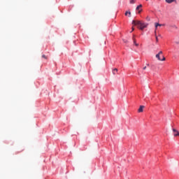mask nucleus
I'll return each instance as SVG.
<instances>
[{"label":"nucleus","instance_id":"4468645a","mask_svg":"<svg viewBox=\"0 0 179 179\" xmlns=\"http://www.w3.org/2000/svg\"><path fill=\"white\" fill-rule=\"evenodd\" d=\"M42 58H44L45 59H47V56H45V55H43Z\"/></svg>","mask_w":179,"mask_h":179},{"label":"nucleus","instance_id":"dca6fc26","mask_svg":"<svg viewBox=\"0 0 179 179\" xmlns=\"http://www.w3.org/2000/svg\"><path fill=\"white\" fill-rule=\"evenodd\" d=\"M135 30V29L134 27H132V31H134Z\"/></svg>","mask_w":179,"mask_h":179},{"label":"nucleus","instance_id":"f03ea898","mask_svg":"<svg viewBox=\"0 0 179 179\" xmlns=\"http://www.w3.org/2000/svg\"><path fill=\"white\" fill-rule=\"evenodd\" d=\"M156 58L158 59V61H166V57L163 56V52L160 51L158 54L156 55Z\"/></svg>","mask_w":179,"mask_h":179},{"label":"nucleus","instance_id":"2eb2a0df","mask_svg":"<svg viewBox=\"0 0 179 179\" xmlns=\"http://www.w3.org/2000/svg\"><path fill=\"white\" fill-rule=\"evenodd\" d=\"M143 69L145 71L146 69V66H144Z\"/></svg>","mask_w":179,"mask_h":179},{"label":"nucleus","instance_id":"f3484780","mask_svg":"<svg viewBox=\"0 0 179 179\" xmlns=\"http://www.w3.org/2000/svg\"><path fill=\"white\" fill-rule=\"evenodd\" d=\"M147 66H149V64H147Z\"/></svg>","mask_w":179,"mask_h":179},{"label":"nucleus","instance_id":"423d86ee","mask_svg":"<svg viewBox=\"0 0 179 179\" xmlns=\"http://www.w3.org/2000/svg\"><path fill=\"white\" fill-rule=\"evenodd\" d=\"M124 15H125V16H128V17H131V13L129 10L126 11Z\"/></svg>","mask_w":179,"mask_h":179},{"label":"nucleus","instance_id":"9d476101","mask_svg":"<svg viewBox=\"0 0 179 179\" xmlns=\"http://www.w3.org/2000/svg\"><path fill=\"white\" fill-rule=\"evenodd\" d=\"M115 72H118V69H113V75H115Z\"/></svg>","mask_w":179,"mask_h":179},{"label":"nucleus","instance_id":"1a4fd4ad","mask_svg":"<svg viewBox=\"0 0 179 179\" xmlns=\"http://www.w3.org/2000/svg\"><path fill=\"white\" fill-rule=\"evenodd\" d=\"M136 3V0H130L129 1V3H131V5H134V3Z\"/></svg>","mask_w":179,"mask_h":179},{"label":"nucleus","instance_id":"f8f14e48","mask_svg":"<svg viewBox=\"0 0 179 179\" xmlns=\"http://www.w3.org/2000/svg\"><path fill=\"white\" fill-rule=\"evenodd\" d=\"M158 26L161 27L162 24H159V23H155V27H156V29H157V27H158Z\"/></svg>","mask_w":179,"mask_h":179},{"label":"nucleus","instance_id":"7ed1b4c3","mask_svg":"<svg viewBox=\"0 0 179 179\" xmlns=\"http://www.w3.org/2000/svg\"><path fill=\"white\" fill-rule=\"evenodd\" d=\"M173 132L174 136H179V131L177 129H173Z\"/></svg>","mask_w":179,"mask_h":179},{"label":"nucleus","instance_id":"a211bd4d","mask_svg":"<svg viewBox=\"0 0 179 179\" xmlns=\"http://www.w3.org/2000/svg\"><path fill=\"white\" fill-rule=\"evenodd\" d=\"M145 1H149V0H145Z\"/></svg>","mask_w":179,"mask_h":179},{"label":"nucleus","instance_id":"20e7f679","mask_svg":"<svg viewBox=\"0 0 179 179\" xmlns=\"http://www.w3.org/2000/svg\"><path fill=\"white\" fill-rule=\"evenodd\" d=\"M136 10H138V13H141V12H142V4H140L139 6H138Z\"/></svg>","mask_w":179,"mask_h":179},{"label":"nucleus","instance_id":"9b49d317","mask_svg":"<svg viewBox=\"0 0 179 179\" xmlns=\"http://www.w3.org/2000/svg\"><path fill=\"white\" fill-rule=\"evenodd\" d=\"M145 19H146L147 22H150V17L147 16Z\"/></svg>","mask_w":179,"mask_h":179},{"label":"nucleus","instance_id":"39448f33","mask_svg":"<svg viewBox=\"0 0 179 179\" xmlns=\"http://www.w3.org/2000/svg\"><path fill=\"white\" fill-rule=\"evenodd\" d=\"M143 108H145V106H140V108L138 110V113H143Z\"/></svg>","mask_w":179,"mask_h":179},{"label":"nucleus","instance_id":"ddd939ff","mask_svg":"<svg viewBox=\"0 0 179 179\" xmlns=\"http://www.w3.org/2000/svg\"><path fill=\"white\" fill-rule=\"evenodd\" d=\"M155 38H156L157 43H159V38H157V35H156V31H155Z\"/></svg>","mask_w":179,"mask_h":179},{"label":"nucleus","instance_id":"0eeeda50","mask_svg":"<svg viewBox=\"0 0 179 179\" xmlns=\"http://www.w3.org/2000/svg\"><path fill=\"white\" fill-rule=\"evenodd\" d=\"M167 3H173V2H176L177 3V0H165Z\"/></svg>","mask_w":179,"mask_h":179},{"label":"nucleus","instance_id":"f257e3e1","mask_svg":"<svg viewBox=\"0 0 179 179\" xmlns=\"http://www.w3.org/2000/svg\"><path fill=\"white\" fill-rule=\"evenodd\" d=\"M132 24L138 26V28L140 29V30H143V29H146V27H148V24L143 23L142 21L133 20Z\"/></svg>","mask_w":179,"mask_h":179},{"label":"nucleus","instance_id":"6e6552de","mask_svg":"<svg viewBox=\"0 0 179 179\" xmlns=\"http://www.w3.org/2000/svg\"><path fill=\"white\" fill-rule=\"evenodd\" d=\"M133 41H134V44L136 45V47L139 46V44L136 43V39H135V36H134V37H133Z\"/></svg>","mask_w":179,"mask_h":179}]
</instances>
